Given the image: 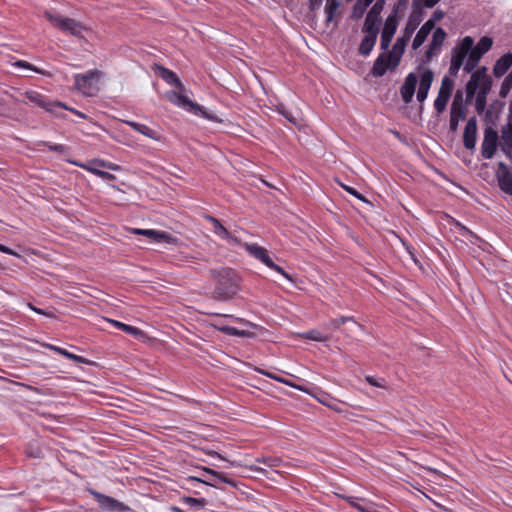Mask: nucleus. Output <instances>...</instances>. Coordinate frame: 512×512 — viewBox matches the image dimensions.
Wrapping results in <instances>:
<instances>
[{
	"mask_svg": "<svg viewBox=\"0 0 512 512\" xmlns=\"http://www.w3.org/2000/svg\"><path fill=\"white\" fill-rule=\"evenodd\" d=\"M215 282L213 297L220 301L233 299L240 290V278L237 273L228 267L210 271Z\"/></svg>",
	"mask_w": 512,
	"mask_h": 512,
	"instance_id": "1",
	"label": "nucleus"
},
{
	"mask_svg": "<svg viewBox=\"0 0 512 512\" xmlns=\"http://www.w3.org/2000/svg\"><path fill=\"white\" fill-rule=\"evenodd\" d=\"M410 38H406L405 34L397 38L391 51L381 53L374 62L372 74L376 77H382L387 70L395 69L402 58L407 42Z\"/></svg>",
	"mask_w": 512,
	"mask_h": 512,
	"instance_id": "2",
	"label": "nucleus"
},
{
	"mask_svg": "<svg viewBox=\"0 0 512 512\" xmlns=\"http://www.w3.org/2000/svg\"><path fill=\"white\" fill-rule=\"evenodd\" d=\"M19 95H11V97L19 103L26 104L27 102L22 99L23 96L25 99H27L31 104H33L36 107H39L51 114H57L58 108H67V105H65L62 102H52L50 101L45 95L39 93L35 90H27L25 92H19Z\"/></svg>",
	"mask_w": 512,
	"mask_h": 512,
	"instance_id": "3",
	"label": "nucleus"
},
{
	"mask_svg": "<svg viewBox=\"0 0 512 512\" xmlns=\"http://www.w3.org/2000/svg\"><path fill=\"white\" fill-rule=\"evenodd\" d=\"M100 75L101 72L96 69L82 74H75V88L85 96H94L99 91L98 82Z\"/></svg>",
	"mask_w": 512,
	"mask_h": 512,
	"instance_id": "4",
	"label": "nucleus"
},
{
	"mask_svg": "<svg viewBox=\"0 0 512 512\" xmlns=\"http://www.w3.org/2000/svg\"><path fill=\"white\" fill-rule=\"evenodd\" d=\"M474 44V40L470 36H465L462 41L452 49L450 60L449 74L456 77L460 68L464 67V61L467 58L469 50Z\"/></svg>",
	"mask_w": 512,
	"mask_h": 512,
	"instance_id": "5",
	"label": "nucleus"
},
{
	"mask_svg": "<svg viewBox=\"0 0 512 512\" xmlns=\"http://www.w3.org/2000/svg\"><path fill=\"white\" fill-rule=\"evenodd\" d=\"M486 71V67H481L471 72V77L466 84V101H472L476 92L482 91L483 88L491 89V81Z\"/></svg>",
	"mask_w": 512,
	"mask_h": 512,
	"instance_id": "6",
	"label": "nucleus"
},
{
	"mask_svg": "<svg viewBox=\"0 0 512 512\" xmlns=\"http://www.w3.org/2000/svg\"><path fill=\"white\" fill-rule=\"evenodd\" d=\"M45 16L55 27L62 31L69 32L73 36L83 37V32L86 31V28L81 23L72 18L63 17L48 11L45 12Z\"/></svg>",
	"mask_w": 512,
	"mask_h": 512,
	"instance_id": "7",
	"label": "nucleus"
},
{
	"mask_svg": "<svg viewBox=\"0 0 512 512\" xmlns=\"http://www.w3.org/2000/svg\"><path fill=\"white\" fill-rule=\"evenodd\" d=\"M422 1L423 0L412 1L413 10L403 30V34H405L406 38L412 37L413 33L423 20L424 12L422 10Z\"/></svg>",
	"mask_w": 512,
	"mask_h": 512,
	"instance_id": "8",
	"label": "nucleus"
},
{
	"mask_svg": "<svg viewBox=\"0 0 512 512\" xmlns=\"http://www.w3.org/2000/svg\"><path fill=\"white\" fill-rule=\"evenodd\" d=\"M166 98H167V100L169 102H171L172 104H174V105H176V106H178L180 108H183V109H186V110H189V111H193L196 114L198 112H201V114L204 117L210 119V116H208L203 111V108L201 106H199L198 104L193 103L188 97L182 95L180 92H176V91L168 92L166 94Z\"/></svg>",
	"mask_w": 512,
	"mask_h": 512,
	"instance_id": "9",
	"label": "nucleus"
},
{
	"mask_svg": "<svg viewBox=\"0 0 512 512\" xmlns=\"http://www.w3.org/2000/svg\"><path fill=\"white\" fill-rule=\"evenodd\" d=\"M499 136L497 131L488 127L484 131V138L481 144V155L484 159H491L497 149Z\"/></svg>",
	"mask_w": 512,
	"mask_h": 512,
	"instance_id": "10",
	"label": "nucleus"
},
{
	"mask_svg": "<svg viewBox=\"0 0 512 512\" xmlns=\"http://www.w3.org/2000/svg\"><path fill=\"white\" fill-rule=\"evenodd\" d=\"M91 494L96 498L99 507L103 511L107 512H125L130 510L128 506H126L124 503L110 497L107 495H104L102 493L91 491Z\"/></svg>",
	"mask_w": 512,
	"mask_h": 512,
	"instance_id": "11",
	"label": "nucleus"
},
{
	"mask_svg": "<svg viewBox=\"0 0 512 512\" xmlns=\"http://www.w3.org/2000/svg\"><path fill=\"white\" fill-rule=\"evenodd\" d=\"M501 148L509 157H512V103L509 106L507 123L501 130Z\"/></svg>",
	"mask_w": 512,
	"mask_h": 512,
	"instance_id": "12",
	"label": "nucleus"
},
{
	"mask_svg": "<svg viewBox=\"0 0 512 512\" xmlns=\"http://www.w3.org/2000/svg\"><path fill=\"white\" fill-rule=\"evenodd\" d=\"M458 98H461L459 92L456 94L450 110L449 127L452 132H455L458 129L459 122L464 120L466 117V108L461 103H458Z\"/></svg>",
	"mask_w": 512,
	"mask_h": 512,
	"instance_id": "13",
	"label": "nucleus"
},
{
	"mask_svg": "<svg viewBox=\"0 0 512 512\" xmlns=\"http://www.w3.org/2000/svg\"><path fill=\"white\" fill-rule=\"evenodd\" d=\"M417 83L418 76L415 73L411 72L406 76L404 83L400 88L401 98L405 104L412 102Z\"/></svg>",
	"mask_w": 512,
	"mask_h": 512,
	"instance_id": "14",
	"label": "nucleus"
},
{
	"mask_svg": "<svg viewBox=\"0 0 512 512\" xmlns=\"http://www.w3.org/2000/svg\"><path fill=\"white\" fill-rule=\"evenodd\" d=\"M496 177L500 189L504 193L512 195V172L507 168V166L503 162H500L498 165Z\"/></svg>",
	"mask_w": 512,
	"mask_h": 512,
	"instance_id": "15",
	"label": "nucleus"
},
{
	"mask_svg": "<svg viewBox=\"0 0 512 512\" xmlns=\"http://www.w3.org/2000/svg\"><path fill=\"white\" fill-rule=\"evenodd\" d=\"M434 79V73L430 69H424L420 74L417 100L422 103L426 100Z\"/></svg>",
	"mask_w": 512,
	"mask_h": 512,
	"instance_id": "16",
	"label": "nucleus"
},
{
	"mask_svg": "<svg viewBox=\"0 0 512 512\" xmlns=\"http://www.w3.org/2000/svg\"><path fill=\"white\" fill-rule=\"evenodd\" d=\"M132 232L134 234L143 235L150 239L151 242L155 243H161V242H167V243H175L176 239L173 238L171 235H169L166 232L163 231H157L153 229H133Z\"/></svg>",
	"mask_w": 512,
	"mask_h": 512,
	"instance_id": "17",
	"label": "nucleus"
},
{
	"mask_svg": "<svg viewBox=\"0 0 512 512\" xmlns=\"http://www.w3.org/2000/svg\"><path fill=\"white\" fill-rule=\"evenodd\" d=\"M352 507L360 512H383L380 506L370 500L353 496L343 497Z\"/></svg>",
	"mask_w": 512,
	"mask_h": 512,
	"instance_id": "18",
	"label": "nucleus"
},
{
	"mask_svg": "<svg viewBox=\"0 0 512 512\" xmlns=\"http://www.w3.org/2000/svg\"><path fill=\"white\" fill-rule=\"evenodd\" d=\"M476 136H477V120L475 117H471L465 126L464 134H463V144L464 147L468 150H472L476 145Z\"/></svg>",
	"mask_w": 512,
	"mask_h": 512,
	"instance_id": "19",
	"label": "nucleus"
},
{
	"mask_svg": "<svg viewBox=\"0 0 512 512\" xmlns=\"http://www.w3.org/2000/svg\"><path fill=\"white\" fill-rule=\"evenodd\" d=\"M241 246H243L251 256L261 261L266 266L270 262L271 257L269 256L268 251L258 244L242 243Z\"/></svg>",
	"mask_w": 512,
	"mask_h": 512,
	"instance_id": "20",
	"label": "nucleus"
},
{
	"mask_svg": "<svg viewBox=\"0 0 512 512\" xmlns=\"http://www.w3.org/2000/svg\"><path fill=\"white\" fill-rule=\"evenodd\" d=\"M122 122L129 125L132 129H134L138 133H141L142 135H144L148 138H151L156 141L161 140V135L157 131L146 126L145 124H141V123H138L135 121H130V120H122Z\"/></svg>",
	"mask_w": 512,
	"mask_h": 512,
	"instance_id": "21",
	"label": "nucleus"
},
{
	"mask_svg": "<svg viewBox=\"0 0 512 512\" xmlns=\"http://www.w3.org/2000/svg\"><path fill=\"white\" fill-rule=\"evenodd\" d=\"M512 66V54L506 53L501 56L494 65L493 74L495 77H502L508 69Z\"/></svg>",
	"mask_w": 512,
	"mask_h": 512,
	"instance_id": "22",
	"label": "nucleus"
},
{
	"mask_svg": "<svg viewBox=\"0 0 512 512\" xmlns=\"http://www.w3.org/2000/svg\"><path fill=\"white\" fill-rule=\"evenodd\" d=\"M433 29L432 21H426L416 33L413 39L412 48L417 50L425 42Z\"/></svg>",
	"mask_w": 512,
	"mask_h": 512,
	"instance_id": "23",
	"label": "nucleus"
},
{
	"mask_svg": "<svg viewBox=\"0 0 512 512\" xmlns=\"http://www.w3.org/2000/svg\"><path fill=\"white\" fill-rule=\"evenodd\" d=\"M399 22V8L394 7L392 12L388 15L385 20L382 32L394 36Z\"/></svg>",
	"mask_w": 512,
	"mask_h": 512,
	"instance_id": "24",
	"label": "nucleus"
},
{
	"mask_svg": "<svg viewBox=\"0 0 512 512\" xmlns=\"http://www.w3.org/2000/svg\"><path fill=\"white\" fill-rule=\"evenodd\" d=\"M483 54L478 51L474 45L471 47L467 55V60L464 64V71L466 73H471L478 66Z\"/></svg>",
	"mask_w": 512,
	"mask_h": 512,
	"instance_id": "25",
	"label": "nucleus"
},
{
	"mask_svg": "<svg viewBox=\"0 0 512 512\" xmlns=\"http://www.w3.org/2000/svg\"><path fill=\"white\" fill-rule=\"evenodd\" d=\"M257 371L260 374H262V375H264V376H266V377H268L270 379H273V380H275V381H277L279 383L285 384V385H287L289 387H292V388H295V389H297L299 391H302V392L310 394L309 390L307 388H305L304 386L297 385V384L289 381L288 379H285V378H283V377H281V376H279V375H277V374H275L273 372L266 371V370H263V369H257Z\"/></svg>",
	"mask_w": 512,
	"mask_h": 512,
	"instance_id": "26",
	"label": "nucleus"
},
{
	"mask_svg": "<svg viewBox=\"0 0 512 512\" xmlns=\"http://www.w3.org/2000/svg\"><path fill=\"white\" fill-rule=\"evenodd\" d=\"M156 70L158 71L159 76L169 85L175 86L179 89L183 88L179 78L173 71L162 66H156Z\"/></svg>",
	"mask_w": 512,
	"mask_h": 512,
	"instance_id": "27",
	"label": "nucleus"
},
{
	"mask_svg": "<svg viewBox=\"0 0 512 512\" xmlns=\"http://www.w3.org/2000/svg\"><path fill=\"white\" fill-rule=\"evenodd\" d=\"M107 321L111 323L115 328L122 330L125 333L130 334L136 338H141L144 336V332L137 327L127 325L125 323L113 319H108Z\"/></svg>",
	"mask_w": 512,
	"mask_h": 512,
	"instance_id": "28",
	"label": "nucleus"
},
{
	"mask_svg": "<svg viewBox=\"0 0 512 512\" xmlns=\"http://www.w3.org/2000/svg\"><path fill=\"white\" fill-rule=\"evenodd\" d=\"M44 347L52 350V351H55L57 352L58 354L66 357L67 359H70V360H73L77 363H87V360L85 358H83L82 356H79V355H76V354H73L69 351H67L66 349H63L61 347H58V346H55L53 344H44L43 345Z\"/></svg>",
	"mask_w": 512,
	"mask_h": 512,
	"instance_id": "29",
	"label": "nucleus"
},
{
	"mask_svg": "<svg viewBox=\"0 0 512 512\" xmlns=\"http://www.w3.org/2000/svg\"><path fill=\"white\" fill-rule=\"evenodd\" d=\"M380 21H381L380 19H377L370 15H366V19H365L363 29H362L363 32L365 34L378 36Z\"/></svg>",
	"mask_w": 512,
	"mask_h": 512,
	"instance_id": "30",
	"label": "nucleus"
},
{
	"mask_svg": "<svg viewBox=\"0 0 512 512\" xmlns=\"http://www.w3.org/2000/svg\"><path fill=\"white\" fill-rule=\"evenodd\" d=\"M376 40L377 36L366 34L364 38L361 40L359 46V53L365 57L368 56L373 50Z\"/></svg>",
	"mask_w": 512,
	"mask_h": 512,
	"instance_id": "31",
	"label": "nucleus"
},
{
	"mask_svg": "<svg viewBox=\"0 0 512 512\" xmlns=\"http://www.w3.org/2000/svg\"><path fill=\"white\" fill-rule=\"evenodd\" d=\"M347 322H352V324L355 328H361V326L355 322L353 317H347V316H342V317H339L336 319H331L328 322H326L324 325L327 329L337 330L340 328V326L344 325Z\"/></svg>",
	"mask_w": 512,
	"mask_h": 512,
	"instance_id": "32",
	"label": "nucleus"
},
{
	"mask_svg": "<svg viewBox=\"0 0 512 512\" xmlns=\"http://www.w3.org/2000/svg\"><path fill=\"white\" fill-rule=\"evenodd\" d=\"M300 337L307 339V340L316 341V342H325L328 339H330L329 335L324 334L317 329H312V330L303 332L300 334Z\"/></svg>",
	"mask_w": 512,
	"mask_h": 512,
	"instance_id": "33",
	"label": "nucleus"
},
{
	"mask_svg": "<svg viewBox=\"0 0 512 512\" xmlns=\"http://www.w3.org/2000/svg\"><path fill=\"white\" fill-rule=\"evenodd\" d=\"M446 36H447V34L444 31V29H442L440 27L436 28L433 32L430 45L432 47L437 48L438 50H441V47L446 39Z\"/></svg>",
	"mask_w": 512,
	"mask_h": 512,
	"instance_id": "34",
	"label": "nucleus"
},
{
	"mask_svg": "<svg viewBox=\"0 0 512 512\" xmlns=\"http://www.w3.org/2000/svg\"><path fill=\"white\" fill-rule=\"evenodd\" d=\"M218 237L221 239H224L228 242L230 245H242L241 240L231 231H229L227 228L223 227L219 233L217 234Z\"/></svg>",
	"mask_w": 512,
	"mask_h": 512,
	"instance_id": "35",
	"label": "nucleus"
},
{
	"mask_svg": "<svg viewBox=\"0 0 512 512\" xmlns=\"http://www.w3.org/2000/svg\"><path fill=\"white\" fill-rule=\"evenodd\" d=\"M13 66L18 67V68L29 69L31 71H34V72L39 73V74L44 75V76H51L50 72H48V71H46L44 69L38 68V67L30 64L29 62H26V61H23V60H18L16 62H14Z\"/></svg>",
	"mask_w": 512,
	"mask_h": 512,
	"instance_id": "36",
	"label": "nucleus"
},
{
	"mask_svg": "<svg viewBox=\"0 0 512 512\" xmlns=\"http://www.w3.org/2000/svg\"><path fill=\"white\" fill-rule=\"evenodd\" d=\"M181 501L193 509H201L205 507L207 503L204 498H193L189 496L182 497Z\"/></svg>",
	"mask_w": 512,
	"mask_h": 512,
	"instance_id": "37",
	"label": "nucleus"
},
{
	"mask_svg": "<svg viewBox=\"0 0 512 512\" xmlns=\"http://www.w3.org/2000/svg\"><path fill=\"white\" fill-rule=\"evenodd\" d=\"M449 99V95H445L438 92V95L434 101V108L437 111V113H442L446 109Z\"/></svg>",
	"mask_w": 512,
	"mask_h": 512,
	"instance_id": "38",
	"label": "nucleus"
},
{
	"mask_svg": "<svg viewBox=\"0 0 512 512\" xmlns=\"http://www.w3.org/2000/svg\"><path fill=\"white\" fill-rule=\"evenodd\" d=\"M489 91H490V89L483 88L482 91L476 92V94H475L476 95L475 105H476V109H477L478 112L483 111V109L485 108L486 97H487V94H488Z\"/></svg>",
	"mask_w": 512,
	"mask_h": 512,
	"instance_id": "39",
	"label": "nucleus"
},
{
	"mask_svg": "<svg viewBox=\"0 0 512 512\" xmlns=\"http://www.w3.org/2000/svg\"><path fill=\"white\" fill-rule=\"evenodd\" d=\"M492 45H493L492 38H490L488 36H483L482 38H480L477 45L474 47L484 55L491 49Z\"/></svg>",
	"mask_w": 512,
	"mask_h": 512,
	"instance_id": "40",
	"label": "nucleus"
},
{
	"mask_svg": "<svg viewBox=\"0 0 512 512\" xmlns=\"http://www.w3.org/2000/svg\"><path fill=\"white\" fill-rule=\"evenodd\" d=\"M276 111L282 115L283 117H285L290 123L294 124V125H298L299 124V120L297 117H295L293 115L292 112L288 111L287 108L285 107V105L283 104H278L276 106Z\"/></svg>",
	"mask_w": 512,
	"mask_h": 512,
	"instance_id": "41",
	"label": "nucleus"
},
{
	"mask_svg": "<svg viewBox=\"0 0 512 512\" xmlns=\"http://www.w3.org/2000/svg\"><path fill=\"white\" fill-rule=\"evenodd\" d=\"M338 9V3L336 0H327L325 5L326 21L331 22Z\"/></svg>",
	"mask_w": 512,
	"mask_h": 512,
	"instance_id": "42",
	"label": "nucleus"
},
{
	"mask_svg": "<svg viewBox=\"0 0 512 512\" xmlns=\"http://www.w3.org/2000/svg\"><path fill=\"white\" fill-rule=\"evenodd\" d=\"M453 87H454V81L450 77L444 76L441 81V86H440V89L438 92L451 96Z\"/></svg>",
	"mask_w": 512,
	"mask_h": 512,
	"instance_id": "43",
	"label": "nucleus"
},
{
	"mask_svg": "<svg viewBox=\"0 0 512 512\" xmlns=\"http://www.w3.org/2000/svg\"><path fill=\"white\" fill-rule=\"evenodd\" d=\"M367 8H368L367 6H364V4L362 2L357 0L353 6L351 18L354 20H358V19L362 18V16L364 15Z\"/></svg>",
	"mask_w": 512,
	"mask_h": 512,
	"instance_id": "44",
	"label": "nucleus"
},
{
	"mask_svg": "<svg viewBox=\"0 0 512 512\" xmlns=\"http://www.w3.org/2000/svg\"><path fill=\"white\" fill-rule=\"evenodd\" d=\"M197 484L211 485L209 482H207V481H205V480H203L201 478H198V477H195V476H189V477H187V478H185L183 480L182 488L189 489L190 487H194Z\"/></svg>",
	"mask_w": 512,
	"mask_h": 512,
	"instance_id": "45",
	"label": "nucleus"
},
{
	"mask_svg": "<svg viewBox=\"0 0 512 512\" xmlns=\"http://www.w3.org/2000/svg\"><path fill=\"white\" fill-rule=\"evenodd\" d=\"M384 5L385 0H377L375 4L371 7V9L368 11L367 15H370L381 20L380 14L384 8Z\"/></svg>",
	"mask_w": 512,
	"mask_h": 512,
	"instance_id": "46",
	"label": "nucleus"
},
{
	"mask_svg": "<svg viewBox=\"0 0 512 512\" xmlns=\"http://www.w3.org/2000/svg\"><path fill=\"white\" fill-rule=\"evenodd\" d=\"M393 39V36L390 35V34H386L384 32L381 33V38H380V47L382 50L386 51L388 50L390 44H391V41Z\"/></svg>",
	"mask_w": 512,
	"mask_h": 512,
	"instance_id": "47",
	"label": "nucleus"
},
{
	"mask_svg": "<svg viewBox=\"0 0 512 512\" xmlns=\"http://www.w3.org/2000/svg\"><path fill=\"white\" fill-rule=\"evenodd\" d=\"M267 267H269L270 269H273L274 271L278 272L284 278H286L288 281H292V277L287 272H285L280 266L275 264L272 259L268 263Z\"/></svg>",
	"mask_w": 512,
	"mask_h": 512,
	"instance_id": "48",
	"label": "nucleus"
},
{
	"mask_svg": "<svg viewBox=\"0 0 512 512\" xmlns=\"http://www.w3.org/2000/svg\"><path fill=\"white\" fill-rule=\"evenodd\" d=\"M230 336H238V337H253L254 334L245 330H239L235 327L228 330Z\"/></svg>",
	"mask_w": 512,
	"mask_h": 512,
	"instance_id": "49",
	"label": "nucleus"
},
{
	"mask_svg": "<svg viewBox=\"0 0 512 512\" xmlns=\"http://www.w3.org/2000/svg\"><path fill=\"white\" fill-rule=\"evenodd\" d=\"M45 146L50 150V151H53V152H57V153H60V154H63L66 152L67 148L66 146L62 145V144H53V143H50V142H46L45 143Z\"/></svg>",
	"mask_w": 512,
	"mask_h": 512,
	"instance_id": "50",
	"label": "nucleus"
},
{
	"mask_svg": "<svg viewBox=\"0 0 512 512\" xmlns=\"http://www.w3.org/2000/svg\"><path fill=\"white\" fill-rule=\"evenodd\" d=\"M341 186L345 191H347L349 194L353 195L357 199H359L363 202H367L366 198L362 194H360L356 189H354L353 187L344 185V184H341Z\"/></svg>",
	"mask_w": 512,
	"mask_h": 512,
	"instance_id": "51",
	"label": "nucleus"
},
{
	"mask_svg": "<svg viewBox=\"0 0 512 512\" xmlns=\"http://www.w3.org/2000/svg\"><path fill=\"white\" fill-rule=\"evenodd\" d=\"M206 219L212 224L213 232L217 235L219 231L224 227L220 221L213 216H206Z\"/></svg>",
	"mask_w": 512,
	"mask_h": 512,
	"instance_id": "52",
	"label": "nucleus"
},
{
	"mask_svg": "<svg viewBox=\"0 0 512 512\" xmlns=\"http://www.w3.org/2000/svg\"><path fill=\"white\" fill-rule=\"evenodd\" d=\"M365 380L372 386L379 387V388H385V380L384 379H377L373 376H366Z\"/></svg>",
	"mask_w": 512,
	"mask_h": 512,
	"instance_id": "53",
	"label": "nucleus"
},
{
	"mask_svg": "<svg viewBox=\"0 0 512 512\" xmlns=\"http://www.w3.org/2000/svg\"><path fill=\"white\" fill-rule=\"evenodd\" d=\"M440 53V50H438L435 47H432L430 44L428 46V49L425 52V59L424 62H430L432 58Z\"/></svg>",
	"mask_w": 512,
	"mask_h": 512,
	"instance_id": "54",
	"label": "nucleus"
},
{
	"mask_svg": "<svg viewBox=\"0 0 512 512\" xmlns=\"http://www.w3.org/2000/svg\"><path fill=\"white\" fill-rule=\"evenodd\" d=\"M321 403H323L324 405L328 406L329 408H331L332 410L338 412V413H341L342 412V409L340 408V403H329L327 401V396L324 397V399H318Z\"/></svg>",
	"mask_w": 512,
	"mask_h": 512,
	"instance_id": "55",
	"label": "nucleus"
},
{
	"mask_svg": "<svg viewBox=\"0 0 512 512\" xmlns=\"http://www.w3.org/2000/svg\"><path fill=\"white\" fill-rule=\"evenodd\" d=\"M257 461L267 465L268 467H276L279 462L276 458H258Z\"/></svg>",
	"mask_w": 512,
	"mask_h": 512,
	"instance_id": "56",
	"label": "nucleus"
},
{
	"mask_svg": "<svg viewBox=\"0 0 512 512\" xmlns=\"http://www.w3.org/2000/svg\"><path fill=\"white\" fill-rule=\"evenodd\" d=\"M444 17V12L442 10H435L428 21H432L433 28L435 27L436 22L440 21Z\"/></svg>",
	"mask_w": 512,
	"mask_h": 512,
	"instance_id": "57",
	"label": "nucleus"
},
{
	"mask_svg": "<svg viewBox=\"0 0 512 512\" xmlns=\"http://www.w3.org/2000/svg\"><path fill=\"white\" fill-rule=\"evenodd\" d=\"M95 163H97L100 167H104V168H107V169H110V170H113V171H118L119 170V166L117 164H113V163H110V162H105L103 160L96 161Z\"/></svg>",
	"mask_w": 512,
	"mask_h": 512,
	"instance_id": "58",
	"label": "nucleus"
},
{
	"mask_svg": "<svg viewBox=\"0 0 512 512\" xmlns=\"http://www.w3.org/2000/svg\"><path fill=\"white\" fill-rule=\"evenodd\" d=\"M512 86V69L511 72L506 76L501 87V94H503L504 88L509 89Z\"/></svg>",
	"mask_w": 512,
	"mask_h": 512,
	"instance_id": "59",
	"label": "nucleus"
},
{
	"mask_svg": "<svg viewBox=\"0 0 512 512\" xmlns=\"http://www.w3.org/2000/svg\"><path fill=\"white\" fill-rule=\"evenodd\" d=\"M224 316H225V317H229V318H231V319H232V320H234V321H237V322L243 323V324H244V325H246V326H249V327H252V328L257 327L254 323L249 322V321H246V320H244V319H242V318L235 317V316H233V315H224Z\"/></svg>",
	"mask_w": 512,
	"mask_h": 512,
	"instance_id": "60",
	"label": "nucleus"
},
{
	"mask_svg": "<svg viewBox=\"0 0 512 512\" xmlns=\"http://www.w3.org/2000/svg\"><path fill=\"white\" fill-rule=\"evenodd\" d=\"M212 326H213L216 330H218V331H220V332H222V333H224V334H227V335H229L228 330L233 328L232 326L221 325V324H219V323H213V324H212Z\"/></svg>",
	"mask_w": 512,
	"mask_h": 512,
	"instance_id": "61",
	"label": "nucleus"
},
{
	"mask_svg": "<svg viewBox=\"0 0 512 512\" xmlns=\"http://www.w3.org/2000/svg\"><path fill=\"white\" fill-rule=\"evenodd\" d=\"M203 470L208 473V474H211L212 476L220 479L221 481L225 482V483H228V481L226 480V478H224L222 475H220L218 472L210 469V468H203Z\"/></svg>",
	"mask_w": 512,
	"mask_h": 512,
	"instance_id": "62",
	"label": "nucleus"
},
{
	"mask_svg": "<svg viewBox=\"0 0 512 512\" xmlns=\"http://www.w3.org/2000/svg\"><path fill=\"white\" fill-rule=\"evenodd\" d=\"M97 176L102 178L103 180H114L115 179V176L109 172H106V171H101V172H97Z\"/></svg>",
	"mask_w": 512,
	"mask_h": 512,
	"instance_id": "63",
	"label": "nucleus"
},
{
	"mask_svg": "<svg viewBox=\"0 0 512 512\" xmlns=\"http://www.w3.org/2000/svg\"><path fill=\"white\" fill-rule=\"evenodd\" d=\"M28 306H29V308L32 311H34V312H36L38 314L45 315V316H48V317H53L52 313H49V312H46V311H44V310H42L40 308H37V307L33 306L32 304H28Z\"/></svg>",
	"mask_w": 512,
	"mask_h": 512,
	"instance_id": "64",
	"label": "nucleus"
}]
</instances>
